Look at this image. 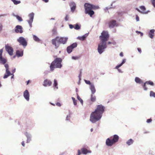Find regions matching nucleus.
<instances>
[{"instance_id":"obj_1","label":"nucleus","mask_w":155,"mask_h":155,"mask_svg":"<svg viewBox=\"0 0 155 155\" xmlns=\"http://www.w3.org/2000/svg\"><path fill=\"white\" fill-rule=\"evenodd\" d=\"M110 35L107 31L104 30L101 33L99 38L100 42L98 45L97 51L100 54H102L107 48V41L108 40Z\"/></svg>"},{"instance_id":"obj_2","label":"nucleus","mask_w":155,"mask_h":155,"mask_svg":"<svg viewBox=\"0 0 155 155\" xmlns=\"http://www.w3.org/2000/svg\"><path fill=\"white\" fill-rule=\"evenodd\" d=\"M105 107L102 104L97 105L96 108L92 112L90 115V120L93 123H95L101 118L105 111Z\"/></svg>"},{"instance_id":"obj_3","label":"nucleus","mask_w":155,"mask_h":155,"mask_svg":"<svg viewBox=\"0 0 155 155\" xmlns=\"http://www.w3.org/2000/svg\"><path fill=\"white\" fill-rule=\"evenodd\" d=\"M68 39L67 37L57 36L51 40V42L52 44L54 46L55 48H57L59 47L60 44H66Z\"/></svg>"},{"instance_id":"obj_4","label":"nucleus","mask_w":155,"mask_h":155,"mask_svg":"<svg viewBox=\"0 0 155 155\" xmlns=\"http://www.w3.org/2000/svg\"><path fill=\"white\" fill-rule=\"evenodd\" d=\"M84 6L85 13L87 14H88L91 17H92L94 14V12L93 10H96L99 8L98 6L95 5L88 3H85Z\"/></svg>"},{"instance_id":"obj_5","label":"nucleus","mask_w":155,"mask_h":155,"mask_svg":"<svg viewBox=\"0 0 155 155\" xmlns=\"http://www.w3.org/2000/svg\"><path fill=\"white\" fill-rule=\"evenodd\" d=\"M62 59L60 58H56L51 63L50 66V71H53L55 68H61L62 65L61 64Z\"/></svg>"},{"instance_id":"obj_6","label":"nucleus","mask_w":155,"mask_h":155,"mask_svg":"<svg viewBox=\"0 0 155 155\" xmlns=\"http://www.w3.org/2000/svg\"><path fill=\"white\" fill-rule=\"evenodd\" d=\"M17 41L19 45H22L25 48L28 45V42L26 39L23 37L21 36L17 39Z\"/></svg>"},{"instance_id":"obj_7","label":"nucleus","mask_w":155,"mask_h":155,"mask_svg":"<svg viewBox=\"0 0 155 155\" xmlns=\"http://www.w3.org/2000/svg\"><path fill=\"white\" fill-rule=\"evenodd\" d=\"M34 15V13L33 12H32L29 14L28 15L29 19L27 20V21L28 22L30 28H31L32 27V23L33 21Z\"/></svg>"},{"instance_id":"obj_8","label":"nucleus","mask_w":155,"mask_h":155,"mask_svg":"<svg viewBox=\"0 0 155 155\" xmlns=\"http://www.w3.org/2000/svg\"><path fill=\"white\" fill-rule=\"evenodd\" d=\"M5 68L6 70L5 73L3 76V78L6 79L7 78L8 76L11 75L12 73L9 70V65L8 64H5Z\"/></svg>"},{"instance_id":"obj_9","label":"nucleus","mask_w":155,"mask_h":155,"mask_svg":"<svg viewBox=\"0 0 155 155\" xmlns=\"http://www.w3.org/2000/svg\"><path fill=\"white\" fill-rule=\"evenodd\" d=\"M5 48L10 55L12 56L13 54L14 50L12 47L8 45V44L5 45Z\"/></svg>"},{"instance_id":"obj_10","label":"nucleus","mask_w":155,"mask_h":155,"mask_svg":"<svg viewBox=\"0 0 155 155\" xmlns=\"http://www.w3.org/2000/svg\"><path fill=\"white\" fill-rule=\"evenodd\" d=\"M15 32L16 33L21 34L23 33V28L21 25H18L15 26L14 28Z\"/></svg>"},{"instance_id":"obj_11","label":"nucleus","mask_w":155,"mask_h":155,"mask_svg":"<svg viewBox=\"0 0 155 155\" xmlns=\"http://www.w3.org/2000/svg\"><path fill=\"white\" fill-rule=\"evenodd\" d=\"M34 123L31 120H28L27 121L26 124V128L28 129H31L34 126Z\"/></svg>"},{"instance_id":"obj_12","label":"nucleus","mask_w":155,"mask_h":155,"mask_svg":"<svg viewBox=\"0 0 155 155\" xmlns=\"http://www.w3.org/2000/svg\"><path fill=\"white\" fill-rule=\"evenodd\" d=\"M69 5L71 11L74 13L76 8V3L73 1H71L69 3Z\"/></svg>"},{"instance_id":"obj_13","label":"nucleus","mask_w":155,"mask_h":155,"mask_svg":"<svg viewBox=\"0 0 155 155\" xmlns=\"http://www.w3.org/2000/svg\"><path fill=\"white\" fill-rule=\"evenodd\" d=\"M116 21L114 20H112L109 22V27L110 28H114L115 26H117V24Z\"/></svg>"},{"instance_id":"obj_14","label":"nucleus","mask_w":155,"mask_h":155,"mask_svg":"<svg viewBox=\"0 0 155 155\" xmlns=\"http://www.w3.org/2000/svg\"><path fill=\"white\" fill-rule=\"evenodd\" d=\"M106 144L108 146L111 147L115 144V143L110 137V138H108L107 139L106 141Z\"/></svg>"},{"instance_id":"obj_15","label":"nucleus","mask_w":155,"mask_h":155,"mask_svg":"<svg viewBox=\"0 0 155 155\" xmlns=\"http://www.w3.org/2000/svg\"><path fill=\"white\" fill-rule=\"evenodd\" d=\"M23 96L27 101H28L29 100L30 94L27 90H26L24 92Z\"/></svg>"},{"instance_id":"obj_16","label":"nucleus","mask_w":155,"mask_h":155,"mask_svg":"<svg viewBox=\"0 0 155 155\" xmlns=\"http://www.w3.org/2000/svg\"><path fill=\"white\" fill-rule=\"evenodd\" d=\"M110 138L115 144L118 142L119 138V136L117 134L114 135Z\"/></svg>"},{"instance_id":"obj_17","label":"nucleus","mask_w":155,"mask_h":155,"mask_svg":"<svg viewBox=\"0 0 155 155\" xmlns=\"http://www.w3.org/2000/svg\"><path fill=\"white\" fill-rule=\"evenodd\" d=\"M52 84V82L48 79H45L43 82V85L44 87H47L48 85V86H51Z\"/></svg>"},{"instance_id":"obj_18","label":"nucleus","mask_w":155,"mask_h":155,"mask_svg":"<svg viewBox=\"0 0 155 155\" xmlns=\"http://www.w3.org/2000/svg\"><path fill=\"white\" fill-rule=\"evenodd\" d=\"M155 30L154 29H152L149 31L148 33V36L151 39L153 38L154 35V32Z\"/></svg>"},{"instance_id":"obj_19","label":"nucleus","mask_w":155,"mask_h":155,"mask_svg":"<svg viewBox=\"0 0 155 155\" xmlns=\"http://www.w3.org/2000/svg\"><path fill=\"white\" fill-rule=\"evenodd\" d=\"M16 55L19 58L22 57L23 55V50H21V51L17 50L16 52Z\"/></svg>"},{"instance_id":"obj_20","label":"nucleus","mask_w":155,"mask_h":155,"mask_svg":"<svg viewBox=\"0 0 155 155\" xmlns=\"http://www.w3.org/2000/svg\"><path fill=\"white\" fill-rule=\"evenodd\" d=\"M89 33H87L81 36H78L77 38L78 39L83 41L86 39V38L88 35Z\"/></svg>"},{"instance_id":"obj_21","label":"nucleus","mask_w":155,"mask_h":155,"mask_svg":"<svg viewBox=\"0 0 155 155\" xmlns=\"http://www.w3.org/2000/svg\"><path fill=\"white\" fill-rule=\"evenodd\" d=\"M25 134L27 138V143H29L31 140V134L27 132H25Z\"/></svg>"},{"instance_id":"obj_22","label":"nucleus","mask_w":155,"mask_h":155,"mask_svg":"<svg viewBox=\"0 0 155 155\" xmlns=\"http://www.w3.org/2000/svg\"><path fill=\"white\" fill-rule=\"evenodd\" d=\"M7 62V60L6 58H5L3 57L0 58V64H2L4 65L7 64L6 63Z\"/></svg>"},{"instance_id":"obj_23","label":"nucleus","mask_w":155,"mask_h":155,"mask_svg":"<svg viewBox=\"0 0 155 155\" xmlns=\"http://www.w3.org/2000/svg\"><path fill=\"white\" fill-rule=\"evenodd\" d=\"M53 87H54V90H56L58 89V82L56 79L54 80Z\"/></svg>"},{"instance_id":"obj_24","label":"nucleus","mask_w":155,"mask_h":155,"mask_svg":"<svg viewBox=\"0 0 155 155\" xmlns=\"http://www.w3.org/2000/svg\"><path fill=\"white\" fill-rule=\"evenodd\" d=\"M135 81L137 83L140 84H142L143 82V81L138 77H135Z\"/></svg>"},{"instance_id":"obj_25","label":"nucleus","mask_w":155,"mask_h":155,"mask_svg":"<svg viewBox=\"0 0 155 155\" xmlns=\"http://www.w3.org/2000/svg\"><path fill=\"white\" fill-rule=\"evenodd\" d=\"M90 89L91 90L92 94H94L96 92V89L95 88L94 85L93 84H91V85L90 86Z\"/></svg>"},{"instance_id":"obj_26","label":"nucleus","mask_w":155,"mask_h":155,"mask_svg":"<svg viewBox=\"0 0 155 155\" xmlns=\"http://www.w3.org/2000/svg\"><path fill=\"white\" fill-rule=\"evenodd\" d=\"M134 140L132 139H130L126 142V144L128 146H130L133 144Z\"/></svg>"},{"instance_id":"obj_27","label":"nucleus","mask_w":155,"mask_h":155,"mask_svg":"<svg viewBox=\"0 0 155 155\" xmlns=\"http://www.w3.org/2000/svg\"><path fill=\"white\" fill-rule=\"evenodd\" d=\"M13 15L16 17L17 19L20 22L22 21L23 20L22 18L19 15H15L14 14H13Z\"/></svg>"},{"instance_id":"obj_28","label":"nucleus","mask_w":155,"mask_h":155,"mask_svg":"<svg viewBox=\"0 0 155 155\" xmlns=\"http://www.w3.org/2000/svg\"><path fill=\"white\" fill-rule=\"evenodd\" d=\"M81 25L77 23L74 25V28L76 30H79L80 29Z\"/></svg>"},{"instance_id":"obj_29","label":"nucleus","mask_w":155,"mask_h":155,"mask_svg":"<svg viewBox=\"0 0 155 155\" xmlns=\"http://www.w3.org/2000/svg\"><path fill=\"white\" fill-rule=\"evenodd\" d=\"M33 39L36 42H39L41 40L36 35H33Z\"/></svg>"},{"instance_id":"obj_30","label":"nucleus","mask_w":155,"mask_h":155,"mask_svg":"<svg viewBox=\"0 0 155 155\" xmlns=\"http://www.w3.org/2000/svg\"><path fill=\"white\" fill-rule=\"evenodd\" d=\"M73 50V49L71 48L69 46H68L66 48L67 51L69 54H70L72 51Z\"/></svg>"},{"instance_id":"obj_31","label":"nucleus","mask_w":155,"mask_h":155,"mask_svg":"<svg viewBox=\"0 0 155 155\" xmlns=\"http://www.w3.org/2000/svg\"><path fill=\"white\" fill-rule=\"evenodd\" d=\"M78 45V44L77 42H74V43H73L71 44L69 46L71 47V48L72 49H74V48H76Z\"/></svg>"},{"instance_id":"obj_32","label":"nucleus","mask_w":155,"mask_h":155,"mask_svg":"<svg viewBox=\"0 0 155 155\" xmlns=\"http://www.w3.org/2000/svg\"><path fill=\"white\" fill-rule=\"evenodd\" d=\"M93 94H91V101L92 102H94L96 101V97L94 96Z\"/></svg>"},{"instance_id":"obj_33","label":"nucleus","mask_w":155,"mask_h":155,"mask_svg":"<svg viewBox=\"0 0 155 155\" xmlns=\"http://www.w3.org/2000/svg\"><path fill=\"white\" fill-rule=\"evenodd\" d=\"M81 153L84 154L86 155L87 153V150L85 148H82L81 149Z\"/></svg>"},{"instance_id":"obj_34","label":"nucleus","mask_w":155,"mask_h":155,"mask_svg":"<svg viewBox=\"0 0 155 155\" xmlns=\"http://www.w3.org/2000/svg\"><path fill=\"white\" fill-rule=\"evenodd\" d=\"M136 10L138 11V12H140L141 13L143 14H148L149 12H150L149 10H148L146 12H143L140 11L138 8H136Z\"/></svg>"},{"instance_id":"obj_35","label":"nucleus","mask_w":155,"mask_h":155,"mask_svg":"<svg viewBox=\"0 0 155 155\" xmlns=\"http://www.w3.org/2000/svg\"><path fill=\"white\" fill-rule=\"evenodd\" d=\"M146 83H147V84L150 85L152 86H153L154 85L153 82L150 80L146 81Z\"/></svg>"},{"instance_id":"obj_36","label":"nucleus","mask_w":155,"mask_h":155,"mask_svg":"<svg viewBox=\"0 0 155 155\" xmlns=\"http://www.w3.org/2000/svg\"><path fill=\"white\" fill-rule=\"evenodd\" d=\"M13 2L15 5H17L21 3V2L20 1L16 0H11Z\"/></svg>"},{"instance_id":"obj_37","label":"nucleus","mask_w":155,"mask_h":155,"mask_svg":"<svg viewBox=\"0 0 155 155\" xmlns=\"http://www.w3.org/2000/svg\"><path fill=\"white\" fill-rule=\"evenodd\" d=\"M77 98L78 100L80 101L81 104L83 105V100L78 95V94H77Z\"/></svg>"},{"instance_id":"obj_38","label":"nucleus","mask_w":155,"mask_h":155,"mask_svg":"<svg viewBox=\"0 0 155 155\" xmlns=\"http://www.w3.org/2000/svg\"><path fill=\"white\" fill-rule=\"evenodd\" d=\"M150 97H153L155 98V92L153 91H151L150 92Z\"/></svg>"},{"instance_id":"obj_39","label":"nucleus","mask_w":155,"mask_h":155,"mask_svg":"<svg viewBox=\"0 0 155 155\" xmlns=\"http://www.w3.org/2000/svg\"><path fill=\"white\" fill-rule=\"evenodd\" d=\"M80 57L81 56H72L71 57V58L74 60H77L79 59Z\"/></svg>"},{"instance_id":"obj_40","label":"nucleus","mask_w":155,"mask_h":155,"mask_svg":"<svg viewBox=\"0 0 155 155\" xmlns=\"http://www.w3.org/2000/svg\"><path fill=\"white\" fill-rule=\"evenodd\" d=\"M52 35H55L57 32V28L55 27H54L52 30Z\"/></svg>"},{"instance_id":"obj_41","label":"nucleus","mask_w":155,"mask_h":155,"mask_svg":"<svg viewBox=\"0 0 155 155\" xmlns=\"http://www.w3.org/2000/svg\"><path fill=\"white\" fill-rule=\"evenodd\" d=\"M147 83H146V82H144L143 84L142 85L143 90L144 91H146L147 90L148 88L146 87V84Z\"/></svg>"},{"instance_id":"obj_42","label":"nucleus","mask_w":155,"mask_h":155,"mask_svg":"<svg viewBox=\"0 0 155 155\" xmlns=\"http://www.w3.org/2000/svg\"><path fill=\"white\" fill-rule=\"evenodd\" d=\"M84 81L87 84H88L90 85V86L91 85V84H93L91 83V81L89 80H84Z\"/></svg>"},{"instance_id":"obj_43","label":"nucleus","mask_w":155,"mask_h":155,"mask_svg":"<svg viewBox=\"0 0 155 155\" xmlns=\"http://www.w3.org/2000/svg\"><path fill=\"white\" fill-rule=\"evenodd\" d=\"M71 98L73 100V104L74 105H76L77 104V101L73 97H71Z\"/></svg>"},{"instance_id":"obj_44","label":"nucleus","mask_w":155,"mask_h":155,"mask_svg":"<svg viewBox=\"0 0 155 155\" xmlns=\"http://www.w3.org/2000/svg\"><path fill=\"white\" fill-rule=\"evenodd\" d=\"M140 8L142 11H144L146 10L145 6L144 5H142L139 7Z\"/></svg>"},{"instance_id":"obj_45","label":"nucleus","mask_w":155,"mask_h":155,"mask_svg":"<svg viewBox=\"0 0 155 155\" xmlns=\"http://www.w3.org/2000/svg\"><path fill=\"white\" fill-rule=\"evenodd\" d=\"M151 3L154 8H155V0H150Z\"/></svg>"},{"instance_id":"obj_46","label":"nucleus","mask_w":155,"mask_h":155,"mask_svg":"<svg viewBox=\"0 0 155 155\" xmlns=\"http://www.w3.org/2000/svg\"><path fill=\"white\" fill-rule=\"evenodd\" d=\"M122 65H121L120 64H118L117 65V66L115 67V69H118L120 67H121Z\"/></svg>"},{"instance_id":"obj_47","label":"nucleus","mask_w":155,"mask_h":155,"mask_svg":"<svg viewBox=\"0 0 155 155\" xmlns=\"http://www.w3.org/2000/svg\"><path fill=\"white\" fill-rule=\"evenodd\" d=\"M126 60L125 58L123 59L122 62L120 63L122 66L126 62Z\"/></svg>"},{"instance_id":"obj_48","label":"nucleus","mask_w":155,"mask_h":155,"mask_svg":"<svg viewBox=\"0 0 155 155\" xmlns=\"http://www.w3.org/2000/svg\"><path fill=\"white\" fill-rule=\"evenodd\" d=\"M126 60L125 58L123 59L122 62L120 63L122 66L126 62Z\"/></svg>"},{"instance_id":"obj_49","label":"nucleus","mask_w":155,"mask_h":155,"mask_svg":"<svg viewBox=\"0 0 155 155\" xmlns=\"http://www.w3.org/2000/svg\"><path fill=\"white\" fill-rule=\"evenodd\" d=\"M69 19V15H66L65 17L64 18V20L65 21H67Z\"/></svg>"},{"instance_id":"obj_50","label":"nucleus","mask_w":155,"mask_h":155,"mask_svg":"<svg viewBox=\"0 0 155 155\" xmlns=\"http://www.w3.org/2000/svg\"><path fill=\"white\" fill-rule=\"evenodd\" d=\"M70 117H71V116H70V114H69L68 115H67L66 117V120H69V121H70Z\"/></svg>"},{"instance_id":"obj_51","label":"nucleus","mask_w":155,"mask_h":155,"mask_svg":"<svg viewBox=\"0 0 155 155\" xmlns=\"http://www.w3.org/2000/svg\"><path fill=\"white\" fill-rule=\"evenodd\" d=\"M152 121V119L151 118H150V119H147L146 122L147 123H150Z\"/></svg>"},{"instance_id":"obj_52","label":"nucleus","mask_w":155,"mask_h":155,"mask_svg":"<svg viewBox=\"0 0 155 155\" xmlns=\"http://www.w3.org/2000/svg\"><path fill=\"white\" fill-rule=\"evenodd\" d=\"M3 51V50L2 49H0V58L2 57V54Z\"/></svg>"},{"instance_id":"obj_53","label":"nucleus","mask_w":155,"mask_h":155,"mask_svg":"<svg viewBox=\"0 0 155 155\" xmlns=\"http://www.w3.org/2000/svg\"><path fill=\"white\" fill-rule=\"evenodd\" d=\"M136 20L137 21H139V17L137 15H136Z\"/></svg>"},{"instance_id":"obj_54","label":"nucleus","mask_w":155,"mask_h":155,"mask_svg":"<svg viewBox=\"0 0 155 155\" xmlns=\"http://www.w3.org/2000/svg\"><path fill=\"white\" fill-rule=\"evenodd\" d=\"M69 28L70 29H72L73 28H74V25L72 24H69Z\"/></svg>"},{"instance_id":"obj_55","label":"nucleus","mask_w":155,"mask_h":155,"mask_svg":"<svg viewBox=\"0 0 155 155\" xmlns=\"http://www.w3.org/2000/svg\"><path fill=\"white\" fill-rule=\"evenodd\" d=\"M115 7V6H114V8H113V7H110L109 8L106 7L105 8V10L106 11V10H107L109 9H110V8H114Z\"/></svg>"},{"instance_id":"obj_56","label":"nucleus","mask_w":155,"mask_h":155,"mask_svg":"<svg viewBox=\"0 0 155 155\" xmlns=\"http://www.w3.org/2000/svg\"><path fill=\"white\" fill-rule=\"evenodd\" d=\"M56 105L59 106V107H61V103L59 102H57L56 103Z\"/></svg>"},{"instance_id":"obj_57","label":"nucleus","mask_w":155,"mask_h":155,"mask_svg":"<svg viewBox=\"0 0 155 155\" xmlns=\"http://www.w3.org/2000/svg\"><path fill=\"white\" fill-rule=\"evenodd\" d=\"M78 153L77 155H80L81 153L80 150H78Z\"/></svg>"},{"instance_id":"obj_58","label":"nucleus","mask_w":155,"mask_h":155,"mask_svg":"<svg viewBox=\"0 0 155 155\" xmlns=\"http://www.w3.org/2000/svg\"><path fill=\"white\" fill-rule=\"evenodd\" d=\"M137 49V50H138V52L140 53H141V48H138Z\"/></svg>"},{"instance_id":"obj_59","label":"nucleus","mask_w":155,"mask_h":155,"mask_svg":"<svg viewBox=\"0 0 155 155\" xmlns=\"http://www.w3.org/2000/svg\"><path fill=\"white\" fill-rule=\"evenodd\" d=\"M15 71H16V69L15 68H14L12 70V74H14V73L15 72Z\"/></svg>"},{"instance_id":"obj_60","label":"nucleus","mask_w":155,"mask_h":155,"mask_svg":"<svg viewBox=\"0 0 155 155\" xmlns=\"http://www.w3.org/2000/svg\"><path fill=\"white\" fill-rule=\"evenodd\" d=\"M3 26L2 25H0V32L2 31V30Z\"/></svg>"},{"instance_id":"obj_61","label":"nucleus","mask_w":155,"mask_h":155,"mask_svg":"<svg viewBox=\"0 0 155 155\" xmlns=\"http://www.w3.org/2000/svg\"><path fill=\"white\" fill-rule=\"evenodd\" d=\"M117 69L118 70V71L119 73H122L123 72L122 71V70L121 69H119V68H118V69Z\"/></svg>"},{"instance_id":"obj_62","label":"nucleus","mask_w":155,"mask_h":155,"mask_svg":"<svg viewBox=\"0 0 155 155\" xmlns=\"http://www.w3.org/2000/svg\"><path fill=\"white\" fill-rule=\"evenodd\" d=\"M120 56L121 57H123L124 56L123 53L122 52H121L120 54Z\"/></svg>"},{"instance_id":"obj_63","label":"nucleus","mask_w":155,"mask_h":155,"mask_svg":"<svg viewBox=\"0 0 155 155\" xmlns=\"http://www.w3.org/2000/svg\"><path fill=\"white\" fill-rule=\"evenodd\" d=\"M21 145H22V146L23 147H24L25 146V144L24 141H22V142H21Z\"/></svg>"},{"instance_id":"obj_64","label":"nucleus","mask_w":155,"mask_h":155,"mask_svg":"<svg viewBox=\"0 0 155 155\" xmlns=\"http://www.w3.org/2000/svg\"><path fill=\"white\" fill-rule=\"evenodd\" d=\"M42 1L45 2V3H47L49 2V0H42Z\"/></svg>"}]
</instances>
